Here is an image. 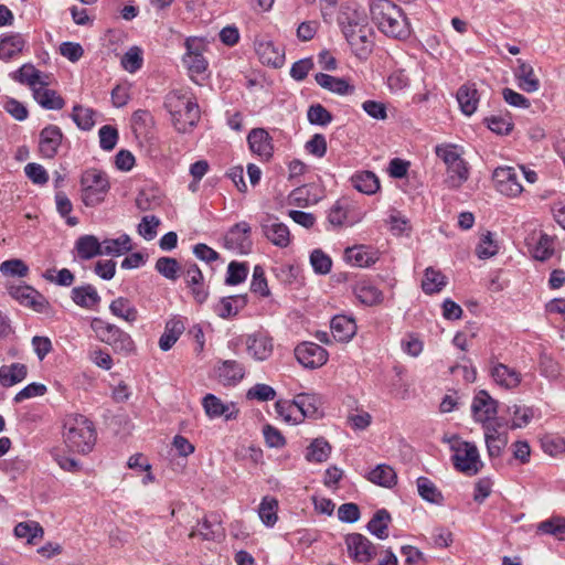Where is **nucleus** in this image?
<instances>
[{"instance_id":"nucleus-1","label":"nucleus","mask_w":565,"mask_h":565,"mask_svg":"<svg viewBox=\"0 0 565 565\" xmlns=\"http://www.w3.org/2000/svg\"><path fill=\"white\" fill-rule=\"evenodd\" d=\"M163 105L178 132H190L198 125L200 108L190 88L170 90L164 97Z\"/></svg>"},{"instance_id":"nucleus-2","label":"nucleus","mask_w":565,"mask_h":565,"mask_svg":"<svg viewBox=\"0 0 565 565\" xmlns=\"http://www.w3.org/2000/svg\"><path fill=\"white\" fill-rule=\"evenodd\" d=\"M371 18L385 35L406 40L411 26L402 9L391 0H373L370 6Z\"/></svg>"},{"instance_id":"nucleus-3","label":"nucleus","mask_w":565,"mask_h":565,"mask_svg":"<svg viewBox=\"0 0 565 565\" xmlns=\"http://www.w3.org/2000/svg\"><path fill=\"white\" fill-rule=\"evenodd\" d=\"M64 441L67 448L78 454H88L96 443V430L92 420L81 414L64 418Z\"/></svg>"},{"instance_id":"nucleus-4","label":"nucleus","mask_w":565,"mask_h":565,"mask_svg":"<svg viewBox=\"0 0 565 565\" xmlns=\"http://www.w3.org/2000/svg\"><path fill=\"white\" fill-rule=\"evenodd\" d=\"M79 183L81 198L86 206L100 204L110 189L107 174L95 168L83 171Z\"/></svg>"},{"instance_id":"nucleus-5","label":"nucleus","mask_w":565,"mask_h":565,"mask_svg":"<svg viewBox=\"0 0 565 565\" xmlns=\"http://www.w3.org/2000/svg\"><path fill=\"white\" fill-rule=\"evenodd\" d=\"M450 448L454 451L451 460L458 471L467 476H476L483 467L479 450L473 443L454 437Z\"/></svg>"},{"instance_id":"nucleus-6","label":"nucleus","mask_w":565,"mask_h":565,"mask_svg":"<svg viewBox=\"0 0 565 565\" xmlns=\"http://www.w3.org/2000/svg\"><path fill=\"white\" fill-rule=\"evenodd\" d=\"M90 327L100 341L111 345L116 351L128 353L134 350L131 337L116 324L102 318H94Z\"/></svg>"},{"instance_id":"nucleus-7","label":"nucleus","mask_w":565,"mask_h":565,"mask_svg":"<svg viewBox=\"0 0 565 565\" xmlns=\"http://www.w3.org/2000/svg\"><path fill=\"white\" fill-rule=\"evenodd\" d=\"M495 189L507 196H518L523 186L516 170L512 167H498L492 174Z\"/></svg>"},{"instance_id":"nucleus-8","label":"nucleus","mask_w":565,"mask_h":565,"mask_svg":"<svg viewBox=\"0 0 565 565\" xmlns=\"http://www.w3.org/2000/svg\"><path fill=\"white\" fill-rule=\"evenodd\" d=\"M9 295L22 306L30 307L36 312L43 313L49 307V301L36 289L28 285L10 286Z\"/></svg>"},{"instance_id":"nucleus-9","label":"nucleus","mask_w":565,"mask_h":565,"mask_svg":"<svg viewBox=\"0 0 565 565\" xmlns=\"http://www.w3.org/2000/svg\"><path fill=\"white\" fill-rule=\"evenodd\" d=\"M295 355L298 362L308 369H317L324 365L329 356L327 350L315 342L298 344L295 349Z\"/></svg>"},{"instance_id":"nucleus-10","label":"nucleus","mask_w":565,"mask_h":565,"mask_svg":"<svg viewBox=\"0 0 565 565\" xmlns=\"http://www.w3.org/2000/svg\"><path fill=\"white\" fill-rule=\"evenodd\" d=\"M345 545L349 556L358 563L370 562L376 555L373 543L360 533H351L345 536Z\"/></svg>"},{"instance_id":"nucleus-11","label":"nucleus","mask_w":565,"mask_h":565,"mask_svg":"<svg viewBox=\"0 0 565 565\" xmlns=\"http://www.w3.org/2000/svg\"><path fill=\"white\" fill-rule=\"evenodd\" d=\"M64 135L56 125L45 126L39 135V152L42 158L53 159L62 145Z\"/></svg>"},{"instance_id":"nucleus-12","label":"nucleus","mask_w":565,"mask_h":565,"mask_svg":"<svg viewBox=\"0 0 565 565\" xmlns=\"http://www.w3.org/2000/svg\"><path fill=\"white\" fill-rule=\"evenodd\" d=\"M247 142L252 152L263 160L269 161L274 154V141L269 132L264 128H254L247 135Z\"/></svg>"},{"instance_id":"nucleus-13","label":"nucleus","mask_w":565,"mask_h":565,"mask_svg":"<svg viewBox=\"0 0 565 565\" xmlns=\"http://www.w3.org/2000/svg\"><path fill=\"white\" fill-rule=\"evenodd\" d=\"M245 343L247 353L256 361H265L273 353V339L263 331L248 334Z\"/></svg>"},{"instance_id":"nucleus-14","label":"nucleus","mask_w":565,"mask_h":565,"mask_svg":"<svg viewBox=\"0 0 565 565\" xmlns=\"http://www.w3.org/2000/svg\"><path fill=\"white\" fill-rule=\"evenodd\" d=\"M471 411L476 422H489L498 414V402L481 390L472 401Z\"/></svg>"},{"instance_id":"nucleus-15","label":"nucleus","mask_w":565,"mask_h":565,"mask_svg":"<svg viewBox=\"0 0 565 565\" xmlns=\"http://www.w3.org/2000/svg\"><path fill=\"white\" fill-rule=\"evenodd\" d=\"M262 231L266 238L275 246L284 248L290 243V232L288 226L278 222L277 218L268 216L262 222Z\"/></svg>"},{"instance_id":"nucleus-16","label":"nucleus","mask_w":565,"mask_h":565,"mask_svg":"<svg viewBox=\"0 0 565 565\" xmlns=\"http://www.w3.org/2000/svg\"><path fill=\"white\" fill-rule=\"evenodd\" d=\"M296 412L299 414V419L319 418L322 417L321 397L317 394L301 393L295 396Z\"/></svg>"},{"instance_id":"nucleus-17","label":"nucleus","mask_w":565,"mask_h":565,"mask_svg":"<svg viewBox=\"0 0 565 565\" xmlns=\"http://www.w3.org/2000/svg\"><path fill=\"white\" fill-rule=\"evenodd\" d=\"M218 383L224 386H235L238 384L244 375V365L235 360H225L220 363L215 370Z\"/></svg>"},{"instance_id":"nucleus-18","label":"nucleus","mask_w":565,"mask_h":565,"mask_svg":"<svg viewBox=\"0 0 565 565\" xmlns=\"http://www.w3.org/2000/svg\"><path fill=\"white\" fill-rule=\"evenodd\" d=\"M26 45V39L19 32H9L0 38V61L9 62Z\"/></svg>"},{"instance_id":"nucleus-19","label":"nucleus","mask_w":565,"mask_h":565,"mask_svg":"<svg viewBox=\"0 0 565 565\" xmlns=\"http://www.w3.org/2000/svg\"><path fill=\"white\" fill-rule=\"evenodd\" d=\"M256 53L263 64L273 67H280L285 62V52L280 45L273 41H260L256 44Z\"/></svg>"},{"instance_id":"nucleus-20","label":"nucleus","mask_w":565,"mask_h":565,"mask_svg":"<svg viewBox=\"0 0 565 565\" xmlns=\"http://www.w3.org/2000/svg\"><path fill=\"white\" fill-rule=\"evenodd\" d=\"M185 330V318L174 316L166 322L164 332L159 339V348L169 351Z\"/></svg>"},{"instance_id":"nucleus-21","label":"nucleus","mask_w":565,"mask_h":565,"mask_svg":"<svg viewBox=\"0 0 565 565\" xmlns=\"http://www.w3.org/2000/svg\"><path fill=\"white\" fill-rule=\"evenodd\" d=\"M203 408L210 418L224 416L225 420H232L237 417L238 411L235 409L234 405L224 404L214 394H206L202 401Z\"/></svg>"},{"instance_id":"nucleus-22","label":"nucleus","mask_w":565,"mask_h":565,"mask_svg":"<svg viewBox=\"0 0 565 565\" xmlns=\"http://www.w3.org/2000/svg\"><path fill=\"white\" fill-rule=\"evenodd\" d=\"M332 337L338 342H349L356 333L355 320L345 315H337L330 322Z\"/></svg>"},{"instance_id":"nucleus-23","label":"nucleus","mask_w":565,"mask_h":565,"mask_svg":"<svg viewBox=\"0 0 565 565\" xmlns=\"http://www.w3.org/2000/svg\"><path fill=\"white\" fill-rule=\"evenodd\" d=\"M518 67L514 71V76L518 81V86L526 93H534L540 88V79L534 74L533 66L521 60H516Z\"/></svg>"},{"instance_id":"nucleus-24","label":"nucleus","mask_w":565,"mask_h":565,"mask_svg":"<svg viewBox=\"0 0 565 565\" xmlns=\"http://www.w3.org/2000/svg\"><path fill=\"white\" fill-rule=\"evenodd\" d=\"M338 23L344 36H347V33H352L367 25L365 15L349 6L341 8L338 15Z\"/></svg>"},{"instance_id":"nucleus-25","label":"nucleus","mask_w":565,"mask_h":565,"mask_svg":"<svg viewBox=\"0 0 565 565\" xmlns=\"http://www.w3.org/2000/svg\"><path fill=\"white\" fill-rule=\"evenodd\" d=\"M372 31L369 25L358 29L352 33H347V41L359 57H366L372 50Z\"/></svg>"},{"instance_id":"nucleus-26","label":"nucleus","mask_w":565,"mask_h":565,"mask_svg":"<svg viewBox=\"0 0 565 565\" xmlns=\"http://www.w3.org/2000/svg\"><path fill=\"white\" fill-rule=\"evenodd\" d=\"M71 299L76 306L84 309H93L102 300L97 289L90 284L74 287L71 290Z\"/></svg>"},{"instance_id":"nucleus-27","label":"nucleus","mask_w":565,"mask_h":565,"mask_svg":"<svg viewBox=\"0 0 565 565\" xmlns=\"http://www.w3.org/2000/svg\"><path fill=\"white\" fill-rule=\"evenodd\" d=\"M195 44V40L188 39L185 41L186 53L183 56V63L188 67L191 77H193L194 74L199 75L204 73L207 68V62L199 49L194 47Z\"/></svg>"},{"instance_id":"nucleus-28","label":"nucleus","mask_w":565,"mask_h":565,"mask_svg":"<svg viewBox=\"0 0 565 565\" xmlns=\"http://www.w3.org/2000/svg\"><path fill=\"white\" fill-rule=\"evenodd\" d=\"M457 102L460 110L466 116H471L476 113L479 103V93L475 84H463L457 92Z\"/></svg>"},{"instance_id":"nucleus-29","label":"nucleus","mask_w":565,"mask_h":565,"mask_svg":"<svg viewBox=\"0 0 565 565\" xmlns=\"http://www.w3.org/2000/svg\"><path fill=\"white\" fill-rule=\"evenodd\" d=\"M247 295L223 297L214 307V311L220 318L227 319L236 316L247 305Z\"/></svg>"},{"instance_id":"nucleus-30","label":"nucleus","mask_w":565,"mask_h":565,"mask_svg":"<svg viewBox=\"0 0 565 565\" xmlns=\"http://www.w3.org/2000/svg\"><path fill=\"white\" fill-rule=\"evenodd\" d=\"M250 226L247 222H239L233 225L225 236V242L230 247L244 250L250 246Z\"/></svg>"},{"instance_id":"nucleus-31","label":"nucleus","mask_w":565,"mask_h":565,"mask_svg":"<svg viewBox=\"0 0 565 565\" xmlns=\"http://www.w3.org/2000/svg\"><path fill=\"white\" fill-rule=\"evenodd\" d=\"M490 373L495 383L505 388H514L521 383V374L502 363L494 364Z\"/></svg>"},{"instance_id":"nucleus-32","label":"nucleus","mask_w":565,"mask_h":565,"mask_svg":"<svg viewBox=\"0 0 565 565\" xmlns=\"http://www.w3.org/2000/svg\"><path fill=\"white\" fill-rule=\"evenodd\" d=\"M344 257L347 262L356 267H370L377 259L376 253L363 245L345 248Z\"/></svg>"},{"instance_id":"nucleus-33","label":"nucleus","mask_w":565,"mask_h":565,"mask_svg":"<svg viewBox=\"0 0 565 565\" xmlns=\"http://www.w3.org/2000/svg\"><path fill=\"white\" fill-rule=\"evenodd\" d=\"M77 257L82 260H88L102 255V244L94 235L79 236L75 242Z\"/></svg>"},{"instance_id":"nucleus-34","label":"nucleus","mask_w":565,"mask_h":565,"mask_svg":"<svg viewBox=\"0 0 565 565\" xmlns=\"http://www.w3.org/2000/svg\"><path fill=\"white\" fill-rule=\"evenodd\" d=\"M315 79L319 86L338 95H348L354 92V87L344 78L334 77L326 73H317Z\"/></svg>"},{"instance_id":"nucleus-35","label":"nucleus","mask_w":565,"mask_h":565,"mask_svg":"<svg viewBox=\"0 0 565 565\" xmlns=\"http://www.w3.org/2000/svg\"><path fill=\"white\" fill-rule=\"evenodd\" d=\"M34 99L45 109L60 110L64 107L65 102L55 90L46 88V86L40 85L33 90Z\"/></svg>"},{"instance_id":"nucleus-36","label":"nucleus","mask_w":565,"mask_h":565,"mask_svg":"<svg viewBox=\"0 0 565 565\" xmlns=\"http://www.w3.org/2000/svg\"><path fill=\"white\" fill-rule=\"evenodd\" d=\"M351 183L359 192L372 195L380 189V180L372 171H360L351 177Z\"/></svg>"},{"instance_id":"nucleus-37","label":"nucleus","mask_w":565,"mask_h":565,"mask_svg":"<svg viewBox=\"0 0 565 565\" xmlns=\"http://www.w3.org/2000/svg\"><path fill=\"white\" fill-rule=\"evenodd\" d=\"M26 375V365L22 363L0 366V384L4 387H10L22 382Z\"/></svg>"},{"instance_id":"nucleus-38","label":"nucleus","mask_w":565,"mask_h":565,"mask_svg":"<svg viewBox=\"0 0 565 565\" xmlns=\"http://www.w3.org/2000/svg\"><path fill=\"white\" fill-rule=\"evenodd\" d=\"M11 77L21 83L29 85L32 90L36 85L47 86L49 83L41 78V72L36 70L32 64H24L19 70L11 74Z\"/></svg>"},{"instance_id":"nucleus-39","label":"nucleus","mask_w":565,"mask_h":565,"mask_svg":"<svg viewBox=\"0 0 565 565\" xmlns=\"http://www.w3.org/2000/svg\"><path fill=\"white\" fill-rule=\"evenodd\" d=\"M367 480L384 488H393L397 482V476L391 466L380 463L369 472Z\"/></svg>"},{"instance_id":"nucleus-40","label":"nucleus","mask_w":565,"mask_h":565,"mask_svg":"<svg viewBox=\"0 0 565 565\" xmlns=\"http://www.w3.org/2000/svg\"><path fill=\"white\" fill-rule=\"evenodd\" d=\"M109 310L111 315L129 323H132L138 319L137 308L125 297L114 299L109 305Z\"/></svg>"},{"instance_id":"nucleus-41","label":"nucleus","mask_w":565,"mask_h":565,"mask_svg":"<svg viewBox=\"0 0 565 565\" xmlns=\"http://www.w3.org/2000/svg\"><path fill=\"white\" fill-rule=\"evenodd\" d=\"M356 298L366 306H374L383 300V292L370 281H360L354 287Z\"/></svg>"},{"instance_id":"nucleus-42","label":"nucleus","mask_w":565,"mask_h":565,"mask_svg":"<svg viewBox=\"0 0 565 565\" xmlns=\"http://www.w3.org/2000/svg\"><path fill=\"white\" fill-rule=\"evenodd\" d=\"M102 255L120 256L132 249L131 239L128 234H122L117 238H107L100 242Z\"/></svg>"},{"instance_id":"nucleus-43","label":"nucleus","mask_w":565,"mask_h":565,"mask_svg":"<svg viewBox=\"0 0 565 565\" xmlns=\"http://www.w3.org/2000/svg\"><path fill=\"white\" fill-rule=\"evenodd\" d=\"M391 522V514L386 509L377 510L372 519L369 521L366 529L370 533L380 540H385L388 536V523Z\"/></svg>"},{"instance_id":"nucleus-44","label":"nucleus","mask_w":565,"mask_h":565,"mask_svg":"<svg viewBox=\"0 0 565 565\" xmlns=\"http://www.w3.org/2000/svg\"><path fill=\"white\" fill-rule=\"evenodd\" d=\"M331 449V445L324 438H316L307 447L305 458L309 462L321 463L328 460Z\"/></svg>"},{"instance_id":"nucleus-45","label":"nucleus","mask_w":565,"mask_h":565,"mask_svg":"<svg viewBox=\"0 0 565 565\" xmlns=\"http://www.w3.org/2000/svg\"><path fill=\"white\" fill-rule=\"evenodd\" d=\"M469 178V169L467 162L461 159L454 166L447 168V178L445 183L449 189L460 188Z\"/></svg>"},{"instance_id":"nucleus-46","label":"nucleus","mask_w":565,"mask_h":565,"mask_svg":"<svg viewBox=\"0 0 565 565\" xmlns=\"http://www.w3.org/2000/svg\"><path fill=\"white\" fill-rule=\"evenodd\" d=\"M417 490L420 498L429 503L440 505L444 503V495L427 477L417 478Z\"/></svg>"},{"instance_id":"nucleus-47","label":"nucleus","mask_w":565,"mask_h":565,"mask_svg":"<svg viewBox=\"0 0 565 565\" xmlns=\"http://www.w3.org/2000/svg\"><path fill=\"white\" fill-rule=\"evenodd\" d=\"M446 282V276L441 271L428 267L425 270L422 288L425 294L431 295L439 292Z\"/></svg>"},{"instance_id":"nucleus-48","label":"nucleus","mask_w":565,"mask_h":565,"mask_svg":"<svg viewBox=\"0 0 565 565\" xmlns=\"http://www.w3.org/2000/svg\"><path fill=\"white\" fill-rule=\"evenodd\" d=\"M537 533L552 535L558 541H565V519L553 516L540 522L537 524Z\"/></svg>"},{"instance_id":"nucleus-49","label":"nucleus","mask_w":565,"mask_h":565,"mask_svg":"<svg viewBox=\"0 0 565 565\" xmlns=\"http://www.w3.org/2000/svg\"><path fill=\"white\" fill-rule=\"evenodd\" d=\"M43 527L35 521L20 522L14 527V535L19 539H25L29 544H34L36 539H42Z\"/></svg>"},{"instance_id":"nucleus-50","label":"nucleus","mask_w":565,"mask_h":565,"mask_svg":"<svg viewBox=\"0 0 565 565\" xmlns=\"http://www.w3.org/2000/svg\"><path fill=\"white\" fill-rule=\"evenodd\" d=\"M96 111L89 107L75 105L72 111V119L81 130L88 131L95 125Z\"/></svg>"},{"instance_id":"nucleus-51","label":"nucleus","mask_w":565,"mask_h":565,"mask_svg":"<svg viewBox=\"0 0 565 565\" xmlns=\"http://www.w3.org/2000/svg\"><path fill=\"white\" fill-rule=\"evenodd\" d=\"M277 510H278V501L275 498L271 497H264L259 508H258V515L262 520V522L268 526L271 527L277 522Z\"/></svg>"},{"instance_id":"nucleus-52","label":"nucleus","mask_w":565,"mask_h":565,"mask_svg":"<svg viewBox=\"0 0 565 565\" xmlns=\"http://www.w3.org/2000/svg\"><path fill=\"white\" fill-rule=\"evenodd\" d=\"M328 222L338 227L354 223V221L349 220V203L345 200H338L332 205L328 214Z\"/></svg>"},{"instance_id":"nucleus-53","label":"nucleus","mask_w":565,"mask_h":565,"mask_svg":"<svg viewBox=\"0 0 565 565\" xmlns=\"http://www.w3.org/2000/svg\"><path fill=\"white\" fill-rule=\"evenodd\" d=\"M156 270L169 280H177L178 273L181 267L175 258L162 256L159 257L154 265Z\"/></svg>"},{"instance_id":"nucleus-54","label":"nucleus","mask_w":565,"mask_h":565,"mask_svg":"<svg viewBox=\"0 0 565 565\" xmlns=\"http://www.w3.org/2000/svg\"><path fill=\"white\" fill-rule=\"evenodd\" d=\"M508 413L513 416L511 429L522 428L530 424L533 418V409L526 406L512 405L508 407Z\"/></svg>"},{"instance_id":"nucleus-55","label":"nucleus","mask_w":565,"mask_h":565,"mask_svg":"<svg viewBox=\"0 0 565 565\" xmlns=\"http://www.w3.org/2000/svg\"><path fill=\"white\" fill-rule=\"evenodd\" d=\"M307 119L311 125L324 127L333 120V116L321 104H313L307 110Z\"/></svg>"},{"instance_id":"nucleus-56","label":"nucleus","mask_w":565,"mask_h":565,"mask_svg":"<svg viewBox=\"0 0 565 565\" xmlns=\"http://www.w3.org/2000/svg\"><path fill=\"white\" fill-rule=\"evenodd\" d=\"M248 274V267L244 263L231 262L227 266V275L225 284L228 286H236L242 284Z\"/></svg>"},{"instance_id":"nucleus-57","label":"nucleus","mask_w":565,"mask_h":565,"mask_svg":"<svg viewBox=\"0 0 565 565\" xmlns=\"http://www.w3.org/2000/svg\"><path fill=\"white\" fill-rule=\"evenodd\" d=\"M142 51L138 46L130 47L121 57V66L129 73H135L142 67Z\"/></svg>"},{"instance_id":"nucleus-58","label":"nucleus","mask_w":565,"mask_h":565,"mask_svg":"<svg viewBox=\"0 0 565 565\" xmlns=\"http://www.w3.org/2000/svg\"><path fill=\"white\" fill-rule=\"evenodd\" d=\"M483 121L491 131L498 135H508L513 129V122L510 117L490 116L486 117Z\"/></svg>"},{"instance_id":"nucleus-59","label":"nucleus","mask_w":565,"mask_h":565,"mask_svg":"<svg viewBox=\"0 0 565 565\" xmlns=\"http://www.w3.org/2000/svg\"><path fill=\"white\" fill-rule=\"evenodd\" d=\"M554 253L553 239L547 234H541L534 249L533 256L535 259L544 262L552 257Z\"/></svg>"},{"instance_id":"nucleus-60","label":"nucleus","mask_w":565,"mask_h":565,"mask_svg":"<svg viewBox=\"0 0 565 565\" xmlns=\"http://www.w3.org/2000/svg\"><path fill=\"white\" fill-rule=\"evenodd\" d=\"M310 263L315 273L326 275L331 270L332 260L321 249H315L310 255Z\"/></svg>"},{"instance_id":"nucleus-61","label":"nucleus","mask_w":565,"mask_h":565,"mask_svg":"<svg viewBox=\"0 0 565 565\" xmlns=\"http://www.w3.org/2000/svg\"><path fill=\"white\" fill-rule=\"evenodd\" d=\"M99 146L105 151L113 150L118 141V130L110 125L103 126L99 131Z\"/></svg>"},{"instance_id":"nucleus-62","label":"nucleus","mask_w":565,"mask_h":565,"mask_svg":"<svg viewBox=\"0 0 565 565\" xmlns=\"http://www.w3.org/2000/svg\"><path fill=\"white\" fill-rule=\"evenodd\" d=\"M435 153L439 159L444 161L447 168L449 166H454L462 159L461 156L457 152V146L451 143L436 146Z\"/></svg>"},{"instance_id":"nucleus-63","label":"nucleus","mask_w":565,"mask_h":565,"mask_svg":"<svg viewBox=\"0 0 565 565\" xmlns=\"http://www.w3.org/2000/svg\"><path fill=\"white\" fill-rule=\"evenodd\" d=\"M160 225V220L154 215H146L141 218L138 225V233L146 241H151L157 236V228Z\"/></svg>"},{"instance_id":"nucleus-64","label":"nucleus","mask_w":565,"mask_h":565,"mask_svg":"<svg viewBox=\"0 0 565 565\" xmlns=\"http://www.w3.org/2000/svg\"><path fill=\"white\" fill-rule=\"evenodd\" d=\"M541 446L545 454L557 456L565 451V439L558 436H544Z\"/></svg>"}]
</instances>
